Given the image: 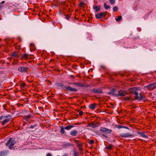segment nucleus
I'll return each mask as SVG.
<instances>
[{"label": "nucleus", "instance_id": "f257e3e1", "mask_svg": "<svg viewBox=\"0 0 156 156\" xmlns=\"http://www.w3.org/2000/svg\"><path fill=\"white\" fill-rule=\"evenodd\" d=\"M57 86L59 87H61L62 88L66 89L67 90L70 91L76 92L78 90L77 89L72 88L70 86L65 87L63 84L61 83H57Z\"/></svg>", "mask_w": 156, "mask_h": 156}, {"label": "nucleus", "instance_id": "f03ea898", "mask_svg": "<svg viewBox=\"0 0 156 156\" xmlns=\"http://www.w3.org/2000/svg\"><path fill=\"white\" fill-rule=\"evenodd\" d=\"M16 143V141L14 139L10 138L7 141L5 145L6 146H8V148L10 150H14L15 148L13 147V146Z\"/></svg>", "mask_w": 156, "mask_h": 156}, {"label": "nucleus", "instance_id": "7ed1b4c3", "mask_svg": "<svg viewBox=\"0 0 156 156\" xmlns=\"http://www.w3.org/2000/svg\"><path fill=\"white\" fill-rule=\"evenodd\" d=\"M134 95L135 96V100H141L145 99V96L142 95L141 93H139V94L137 92H135Z\"/></svg>", "mask_w": 156, "mask_h": 156}, {"label": "nucleus", "instance_id": "20e7f679", "mask_svg": "<svg viewBox=\"0 0 156 156\" xmlns=\"http://www.w3.org/2000/svg\"><path fill=\"white\" fill-rule=\"evenodd\" d=\"M100 131L106 134H110L112 131V129H109L103 127L100 128Z\"/></svg>", "mask_w": 156, "mask_h": 156}, {"label": "nucleus", "instance_id": "39448f33", "mask_svg": "<svg viewBox=\"0 0 156 156\" xmlns=\"http://www.w3.org/2000/svg\"><path fill=\"white\" fill-rule=\"evenodd\" d=\"M156 87V83H153L144 87L145 88L149 90H152Z\"/></svg>", "mask_w": 156, "mask_h": 156}, {"label": "nucleus", "instance_id": "423d86ee", "mask_svg": "<svg viewBox=\"0 0 156 156\" xmlns=\"http://www.w3.org/2000/svg\"><path fill=\"white\" fill-rule=\"evenodd\" d=\"M107 12H103L98 13L95 15V17L97 19H99L103 17H105L106 16Z\"/></svg>", "mask_w": 156, "mask_h": 156}, {"label": "nucleus", "instance_id": "0eeeda50", "mask_svg": "<svg viewBox=\"0 0 156 156\" xmlns=\"http://www.w3.org/2000/svg\"><path fill=\"white\" fill-rule=\"evenodd\" d=\"M91 92L95 93L102 94L103 91L100 88H94L90 90Z\"/></svg>", "mask_w": 156, "mask_h": 156}, {"label": "nucleus", "instance_id": "6e6552de", "mask_svg": "<svg viewBox=\"0 0 156 156\" xmlns=\"http://www.w3.org/2000/svg\"><path fill=\"white\" fill-rule=\"evenodd\" d=\"M73 85H75L76 87H87L89 86V85H84L83 84H82L81 83H80L78 82H73Z\"/></svg>", "mask_w": 156, "mask_h": 156}, {"label": "nucleus", "instance_id": "1a4fd4ad", "mask_svg": "<svg viewBox=\"0 0 156 156\" xmlns=\"http://www.w3.org/2000/svg\"><path fill=\"white\" fill-rule=\"evenodd\" d=\"M28 68L27 67H20L18 69V70L21 73H27Z\"/></svg>", "mask_w": 156, "mask_h": 156}, {"label": "nucleus", "instance_id": "9d476101", "mask_svg": "<svg viewBox=\"0 0 156 156\" xmlns=\"http://www.w3.org/2000/svg\"><path fill=\"white\" fill-rule=\"evenodd\" d=\"M138 89L136 87H133L129 89L128 90L130 93H133L134 94L135 92H136Z\"/></svg>", "mask_w": 156, "mask_h": 156}, {"label": "nucleus", "instance_id": "9b49d317", "mask_svg": "<svg viewBox=\"0 0 156 156\" xmlns=\"http://www.w3.org/2000/svg\"><path fill=\"white\" fill-rule=\"evenodd\" d=\"M8 150H3L0 151V156H6L8 154Z\"/></svg>", "mask_w": 156, "mask_h": 156}, {"label": "nucleus", "instance_id": "f8f14e48", "mask_svg": "<svg viewBox=\"0 0 156 156\" xmlns=\"http://www.w3.org/2000/svg\"><path fill=\"white\" fill-rule=\"evenodd\" d=\"M115 90H116L115 89L113 88L111 90L109 91L108 94L110 95H112L116 97H117V94L115 93Z\"/></svg>", "mask_w": 156, "mask_h": 156}, {"label": "nucleus", "instance_id": "ddd939ff", "mask_svg": "<svg viewBox=\"0 0 156 156\" xmlns=\"http://www.w3.org/2000/svg\"><path fill=\"white\" fill-rule=\"evenodd\" d=\"M120 136L123 137L125 138L128 137H133L134 135L129 133H126L125 134H122L120 135Z\"/></svg>", "mask_w": 156, "mask_h": 156}, {"label": "nucleus", "instance_id": "4468645a", "mask_svg": "<svg viewBox=\"0 0 156 156\" xmlns=\"http://www.w3.org/2000/svg\"><path fill=\"white\" fill-rule=\"evenodd\" d=\"M20 56V53L16 51L12 52L11 55V57H16L17 58H19Z\"/></svg>", "mask_w": 156, "mask_h": 156}, {"label": "nucleus", "instance_id": "2eb2a0df", "mask_svg": "<svg viewBox=\"0 0 156 156\" xmlns=\"http://www.w3.org/2000/svg\"><path fill=\"white\" fill-rule=\"evenodd\" d=\"M137 133L141 136L145 138L148 137V136L146 134L145 132H142L139 131H137Z\"/></svg>", "mask_w": 156, "mask_h": 156}, {"label": "nucleus", "instance_id": "dca6fc26", "mask_svg": "<svg viewBox=\"0 0 156 156\" xmlns=\"http://www.w3.org/2000/svg\"><path fill=\"white\" fill-rule=\"evenodd\" d=\"M118 93L117 94V96H125L126 94V93L125 92H123L122 90H119L118 91Z\"/></svg>", "mask_w": 156, "mask_h": 156}, {"label": "nucleus", "instance_id": "f3484780", "mask_svg": "<svg viewBox=\"0 0 156 156\" xmlns=\"http://www.w3.org/2000/svg\"><path fill=\"white\" fill-rule=\"evenodd\" d=\"M78 133V132L76 130H73L70 132V135L72 136H76Z\"/></svg>", "mask_w": 156, "mask_h": 156}, {"label": "nucleus", "instance_id": "a211bd4d", "mask_svg": "<svg viewBox=\"0 0 156 156\" xmlns=\"http://www.w3.org/2000/svg\"><path fill=\"white\" fill-rule=\"evenodd\" d=\"M97 105V104H96L94 103L90 104L89 106V107L90 109L94 110L95 109Z\"/></svg>", "mask_w": 156, "mask_h": 156}, {"label": "nucleus", "instance_id": "6ab92c4d", "mask_svg": "<svg viewBox=\"0 0 156 156\" xmlns=\"http://www.w3.org/2000/svg\"><path fill=\"white\" fill-rule=\"evenodd\" d=\"M76 123L72 124V125L67 126L64 128V129L67 130H70L71 129L74 127V125H76Z\"/></svg>", "mask_w": 156, "mask_h": 156}, {"label": "nucleus", "instance_id": "aec40b11", "mask_svg": "<svg viewBox=\"0 0 156 156\" xmlns=\"http://www.w3.org/2000/svg\"><path fill=\"white\" fill-rule=\"evenodd\" d=\"M32 116L31 115H25L23 116V118L26 121H28V120L32 118Z\"/></svg>", "mask_w": 156, "mask_h": 156}, {"label": "nucleus", "instance_id": "412c9836", "mask_svg": "<svg viewBox=\"0 0 156 156\" xmlns=\"http://www.w3.org/2000/svg\"><path fill=\"white\" fill-rule=\"evenodd\" d=\"M83 144H81L78 145L77 147L78 148H79V150L80 151V153L81 154H82V151L83 150Z\"/></svg>", "mask_w": 156, "mask_h": 156}, {"label": "nucleus", "instance_id": "4be33fe9", "mask_svg": "<svg viewBox=\"0 0 156 156\" xmlns=\"http://www.w3.org/2000/svg\"><path fill=\"white\" fill-rule=\"evenodd\" d=\"M29 55L28 54H23L21 57V59H26L29 58Z\"/></svg>", "mask_w": 156, "mask_h": 156}, {"label": "nucleus", "instance_id": "5701e85b", "mask_svg": "<svg viewBox=\"0 0 156 156\" xmlns=\"http://www.w3.org/2000/svg\"><path fill=\"white\" fill-rule=\"evenodd\" d=\"M93 9H95V12H97L101 10L100 6L98 5L93 7Z\"/></svg>", "mask_w": 156, "mask_h": 156}, {"label": "nucleus", "instance_id": "b1692460", "mask_svg": "<svg viewBox=\"0 0 156 156\" xmlns=\"http://www.w3.org/2000/svg\"><path fill=\"white\" fill-rule=\"evenodd\" d=\"M115 127H116L117 128L119 129L124 128L127 129H129V128L127 126H123L120 125H116Z\"/></svg>", "mask_w": 156, "mask_h": 156}, {"label": "nucleus", "instance_id": "393cba45", "mask_svg": "<svg viewBox=\"0 0 156 156\" xmlns=\"http://www.w3.org/2000/svg\"><path fill=\"white\" fill-rule=\"evenodd\" d=\"M94 122H92L91 123H88L87 126H91L92 128H95Z\"/></svg>", "mask_w": 156, "mask_h": 156}, {"label": "nucleus", "instance_id": "a878e982", "mask_svg": "<svg viewBox=\"0 0 156 156\" xmlns=\"http://www.w3.org/2000/svg\"><path fill=\"white\" fill-rule=\"evenodd\" d=\"M10 120V119H6L3 120L2 122V125L4 126L7 124Z\"/></svg>", "mask_w": 156, "mask_h": 156}, {"label": "nucleus", "instance_id": "bb28decb", "mask_svg": "<svg viewBox=\"0 0 156 156\" xmlns=\"http://www.w3.org/2000/svg\"><path fill=\"white\" fill-rule=\"evenodd\" d=\"M112 147L113 145L111 144H110L108 146L106 147L105 149L107 150H111L112 149Z\"/></svg>", "mask_w": 156, "mask_h": 156}, {"label": "nucleus", "instance_id": "cd10ccee", "mask_svg": "<svg viewBox=\"0 0 156 156\" xmlns=\"http://www.w3.org/2000/svg\"><path fill=\"white\" fill-rule=\"evenodd\" d=\"M74 142L76 143L77 146L82 144V143H80V141L76 140H74Z\"/></svg>", "mask_w": 156, "mask_h": 156}, {"label": "nucleus", "instance_id": "c85d7f7f", "mask_svg": "<svg viewBox=\"0 0 156 156\" xmlns=\"http://www.w3.org/2000/svg\"><path fill=\"white\" fill-rule=\"evenodd\" d=\"M101 125V123L100 122H94V126L95 128L100 126Z\"/></svg>", "mask_w": 156, "mask_h": 156}, {"label": "nucleus", "instance_id": "c756f323", "mask_svg": "<svg viewBox=\"0 0 156 156\" xmlns=\"http://www.w3.org/2000/svg\"><path fill=\"white\" fill-rule=\"evenodd\" d=\"M123 99L124 100H132V98L130 96L123 97Z\"/></svg>", "mask_w": 156, "mask_h": 156}, {"label": "nucleus", "instance_id": "7c9ffc66", "mask_svg": "<svg viewBox=\"0 0 156 156\" xmlns=\"http://www.w3.org/2000/svg\"><path fill=\"white\" fill-rule=\"evenodd\" d=\"M26 84L24 83H22L20 85V88L22 89L25 87Z\"/></svg>", "mask_w": 156, "mask_h": 156}, {"label": "nucleus", "instance_id": "2f4dec72", "mask_svg": "<svg viewBox=\"0 0 156 156\" xmlns=\"http://www.w3.org/2000/svg\"><path fill=\"white\" fill-rule=\"evenodd\" d=\"M73 155L74 156H79V153L75 150L73 151Z\"/></svg>", "mask_w": 156, "mask_h": 156}, {"label": "nucleus", "instance_id": "473e14b6", "mask_svg": "<svg viewBox=\"0 0 156 156\" xmlns=\"http://www.w3.org/2000/svg\"><path fill=\"white\" fill-rule=\"evenodd\" d=\"M71 14H68L65 15V18L69 20Z\"/></svg>", "mask_w": 156, "mask_h": 156}, {"label": "nucleus", "instance_id": "72a5a7b5", "mask_svg": "<svg viewBox=\"0 0 156 156\" xmlns=\"http://www.w3.org/2000/svg\"><path fill=\"white\" fill-rule=\"evenodd\" d=\"M61 129L60 130V132L62 134H64L65 133L64 128H63L62 126L61 127Z\"/></svg>", "mask_w": 156, "mask_h": 156}, {"label": "nucleus", "instance_id": "f704fd0d", "mask_svg": "<svg viewBox=\"0 0 156 156\" xmlns=\"http://www.w3.org/2000/svg\"><path fill=\"white\" fill-rule=\"evenodd\" d=\"M104 8L106 9H108L110 8V6L108 5H107L106 3L104 4Z\"/></svg>", "mask_w": 156, "mask_h": 156}, {"label": "nucleus", "instance_id": "c9c22d12", "mask_svg": "<svg viewBox=\"0 0 156 156\" xmlns=\"http://www.w3.org/2000/svg\"><path fill=\"white\" fill-rule=\"evenodd\" d=\"M118 10V8L116 6H115L113 8V12L117 11Z\"/></svg>", "mask_w": 156, "mask_h": 156}, {"label": "nucleus", "instance_id": "e433bc0d", "mask_svg": "<svg viewBox=\"0 0 156 156\" xmlns=\"http://www.w3.org/2000/svg\"><path fill=\"white\" fill-rule=\"evenodd\" d=\"M122 19V16H119L116 19V20L117 21H119L120 20H121Z\"/></svg>", "mask_w": 156, "mask_h": 156}, {"label": "nucleus", "instance_id": "4c0bfd02", "mask_svg": "<svg viewBox=\"0 0 156 156\" xmlns=\"http://www.w3.org/2000/svg\"><path fill=\"white\" fill-rule=\"evenodd\" d=\"M110 2L112 5L114 4L115 3V0H109Z\"/></svg>", "mask_w": 156, "mask_h": 156}, {"label": "nucleus", "instance_id": "58836bf2", "mask_svg": "<svg viewBox=\"0 0 156 156\" xmlns=\"http://www.w3.org/2000/svg\"><path fill=\"white\" fill-rule=\"evenodd\" d=\"M88 142L89 144H92L94 143V140H90V142Z\"/></svg>", "mask_w": 156, "mask_h": 156}, {"label": "nucleus", "instance_id": "ea45409f", "mask_svg": "<svg viewBox=\"0 0 156 156\" xmlns=\"http://www.w3.org/2000/svg\"><path fill=\"white\" fill-rule=\"evenodd\" d=\"M3 107L4 108V109L5 110H7V105L6 104H4L3 105Z\"/></svg>", "mask_w": 156, "mask_h": 156}, {"label": "nucleus", "instance_id": "a19ab883", "mask_svg": "<svg viewBox=\"0 0 156 156\" xmlns=\"http://www.w3.org/2000/svg\"><path fill=\"white\" fill-rule=\"evenodd\" d=\"M11 117V116L9 114L5 116H4V118H7L9 117Z\"/></svg>", "mask_w": 156, "mask_h": 156}, {"label": "nucleus", "instance_id": "79ce46f5", "mask_svg": "<svg viewBox=\"0 0 156 156\" xmlns=\"http://www.w3.org/2000/svg\"><path fill=\"white\" fill-rule=\"evenodd\" d=\"M100 67L103 70H105L106 69L105 67L104 66L101 65L100 66Z\"/></svg>", "mask_w": 156, "mask_h": 156}, {"label": "nucleus", "instance_id": "37998d69", "mask_svg": "<svg viewBox=\"0 0 156 156\" xmlns=\"http://www.w3.org/2000/svg\"><path fill=\"white\" fill-rule=\"evenodd\" d=\"M84 4V3L83 2H81L79 4L80 6V7H82Z\"/></svg>", "mask_w": 156, "mask_h": 156}, {"label": "nucleus", "instance_id": "c03bdc74", "mask_svg": "<svg viewBox=\"0 0 156 156\" xmlns=\"http://www.w3.org/2000/svg\"><path fill=\"white\" fill-rule=\"evenodd\" d=\"M83 112L82 111H80L79 112V115H80V116H81L83 115Z\"/></svg>", "mask_w": 156, "mask_h": 156}, {"label": "nucleus", "instance_id": "a18cd8bd", "mask_svg": "<svg viewBox=\"0 0 156 156\" xmlns=\"http://www.w3.org/2000/svg\"><path fill=\"white\" fill-rule=\"evenodd\" d=\"M36 126V125L34 126H31L30 127H29V128H30V129H33L34 128V127Z\"/></svg>", "mask_w": 156, "mask_h": 156}, {"label": "nucleus", "instance_id": "49530a36", "mask_svg": "<svg viewBox=\"0 0 156 156\" xmlns=\"http://www.w3.org/2000/svg\"><path fill=\"white\" fill-rule=\"evenodd\" d=\"M3 7V5L2 4V3H0V10Z\"/></svg>", "mask_w": 156, "mask_h": 156}, {"label": "nucleus", "instance_id": "de8ad7c7", "mask_svg": "<svg viewBox=\"0 0 156 156\" xmlns=\"http://www.w3.org/2000/svg\"><path fill=\"white\" fill-rule=\"evenodd\" d=\"M46 156H52L51 154L50 153L47 154Z\"/></svg>", "mask_w": 156, "mask_h": 156}, {"label": "nucleus", "instance_id": "09e8293b", "mask_svg": "<svg viewBox=\"0 0 156 156\" xmlns=\"http://www.w3.org/2000/svg\"><path fill=\"white\" fill-rule=\"evenodd\" d=\"M70 77L72 79H74V76L73 75H71L70 76Z\"/></svg>", "mask_w": 156, "mask_h": 156}, {"label": "nucleus", "instance_id": "8fccbe9b", "mask_svg": "<svg viewBox=\"0 0 156 156\" xmlns=\"http://www.w3.org/2000/svg\"><path fill=\"white\" fill-rule=\"evenodd\" d=\"M102 136L105 137L106 138H107V136L105 134H102Z\"/></svg>", "mask_w": 156, "mask_h": 156}, {"label": "nucleus", "instance_id": "3c124183", "mask_svg": "<svg viewBox=\"0 0 156 156\" xmlns=\"http://www.w3.org/2000/svg\"><path fill=\"white\" fill-rule=\"evenodd\" d=\"M3 117H4V116L2 115L0 117V121L2 119Z\"/></svg>", "mask_w": 156, "mask_h": 156}, {"label": "nucleus", "instance_id": "603ef678", "mask_svg": "<svg viewBox=\"0 0 156 156\" xmlns=\"http://www.w3.org/2000/svg\"><path fill=\"white\" fill-rule=\"evenodd\" d=\"M65 2H63L61 3V5H65Z\"/></svg>", "mask_w": 156, "mask_h": 156}, {"label": "nucleus", "instance_id": "864d4df0", "mask_svg": "<svg viewBox=\"0 0 156 156\" xmlns=\"http://www.w3.org/2000/svg\"><path fill=\"white\" fill-rule=\"evenodd\" d=\"M68 83L69 84H72L73 85V83H70V82H68Z\"/></svg>", "mask_w": 156, "mask_h": 156}, {"label": "nucleus", "instance_id": "5fc2aeb1", "mask_svg": "<svg viewBox=\"0 0 156 156\" xmlns=\"http://www.w3.org/2000/svg\"><path fill=\"white\" fill-rule=\"evenodd\" d=\"M5 2V1H3L1 3H2V4H4Z\"/></svg>", "mask_w": 156, "mask_h": 156}, {"label": "nucleus", "instance_id": "6e6d98bb", "mask_svg": "<svg viewBox=\"0 0 156 156\" xmlns=\"http://www.w3.org/2000/svg\"><path fill=\"white\" fill-rule=\"evenodd\" d=\"M19 41H21V39L19 38Z\"/></svg>", "mask_w": 156, "mask_h": 156}, {"label": "nucleus", "instance_id": "4d7b16f0", "mask_svg": "<svg viewBox=\"0 0 156 156\" xmlns=\"http://www.w3.org/2000/svg\"><path fill=\"white\" fill-rule=\"evenodd\" d=\"M20 48V47H19V46H18V49H19Z\"/></svg>", "mask_w": 156, "mask_h": 156}, {"label": "nucleus", "instance_id": "13d9d810", "mask_svg": "<svg viewBox=\"0 0 156 156\" xmlns=\"http://www.w3.org/2000/svg\"><path fill=\"white\" fill-rule=\"evenodd\" d=\"M66 6H68V5H66Z\"/></svg>", "mask_w": 156, "mask_h": 156}]
</instances>
